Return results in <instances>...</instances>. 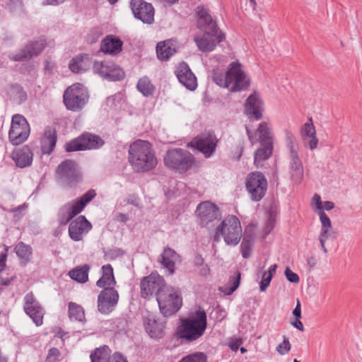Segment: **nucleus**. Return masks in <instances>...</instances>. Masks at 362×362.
<instances>
[{
  "label": "nucleus",
  "instance_id": "nucleus-20",
  "mask_svg": "<svg viewBox=\"0 0 362 362\" xmlns=\"http://www.w3.org/2000/svg\"><path fill=\"white\" fill-rule=\"evenodd\" d=\"M217 141L215 135L208 133L198 136L192 143L206 158H209L216 149Z\"/></svg>",
  "mask_w": 362,
  "mask_h": 362
},
{
  "label": "nucleus",
  "instance_id": "nucleus-16",
  "mask_svg": "<svg viewBox=\"0 0 362 362\" xmlns=\"http://www.w3.org/2000/svg\"><path fill=\"white\" fill-rule=\"evenodd\" d=\"M268 182L264 175L261 172L250 173V198L258 202L266 194Z\"/></svg>",
  "mask_w": 362,
  "mask_h": 362
},
{
  "label": "nucleus",
  "instance_id": "nucleus-60",
  "mask_svg": "<svg viewBox=\"0 0 362 362\" xmlns=\"http://www.w3.org/2000/svg\"><path fill=\"white\" fill-rule=\"evenodd\" d=\"M334 208V204L332 202L326 201V202H324L322 204V209H323L324 211H325V210L330 211V210L333 209Z\"/></svg>",
  "mask_w": 362,
  "mask_h": 362
},
{
  "label": "nucleus",
  "instance_id": "nucleus-15",
  "mask_svg": "<svg viewBox=\"0 0 362 362\" xmlns=\"http://www.w3.org/2000/svg\"><path fill=\"white\" fill-rule=\"evenodd\" d=\"M130 7L134 16L144 23L151 24L154 21V8L144 0H131Z\"/></svg>",
  "mask_w": 362,
  "mask_h": 362
},
{
  "label": "nucleus",
  "instance_id": "nucleus-18",
  "mask_svg": "<svg viewBox=\"0 0 362 362\" xmlns=\"http://www.w3.org/2000/svg\"><path fill=\"white\" fill-rule=\"evenodd\" d=\"M57 173L62 182L72 186L80 180V176L76 170V163L66 160L62 162L57 168Z\"/></svg>",
  "mask_w": 362,
  "mask_h": 362
},
{
  "label": "nucleus",
  "instance_id": "nucleus-1",
  "mask_svg": "<svg viewBox=\"0 0 362 362\" xmlns=\"http://www.w3.org/2000/svg\"><path fill=\"white\" fill-rule=\"evenodd\" d=\"M129 162L136 173H146L154 169L158 160L152 144L138 139L133 142L128 151Z\"/></svg>",
  "mask_w": 362,
  "mask_h": 362
},
{
  "label": "nucleus",
  "instance_id": "nucleus-49",
  "mask_svg": "<svg viewBox=\"0 0 362 362\" xmlns=\"http://www.w3.org/2000/svg\"><path fill=\"white\" fill-rule=\"evenodd\" d=\"M276 223L275 216L272 214H269V216L267 221H266L264 228H263V238H264L267 235H269L271 231L274 229Z\"/></svg>",
  "mask_w": 362,
  "mask_h": 362
},
{
  "label": "nucleus",
  "instance_id": "nucleus-3",
  "mask_svg": "<svg viewBox=\"0 0 362 362\" xmlns=\"http://www.w3.org/2000/svg\"><path fill=\"white\" fill-rule=\"evenodd\" d=\"M213 79L218 86L232 92L242 91L247 87L246 74L242 65L236 62L230 64L225 74L214 72Z\"/></svg>",
  "mask_w": 362,
  "mask_h": 362
},
{
  "label": "nucleus",
  "instance_id": "nucleus-32",
  "mask_svg": "<svg viewBox=\"0 0 362 362\" xmlns=\"http://www.w3.org/2000/svg\"><path fill=\"white\" fill-rule=\"evenodd\" d=\"M144 325L151 338L160 339L164 336V323L157 321L154 317H146L144 321Z\"/></svg>",
  "mask_w": 362,
  "mask_h": 362
},
{
  "label": "nucleus",
  "instance_id": "nucleus-64",
  "mask_svg": "<svg viewBox=\"0 0 362 362\" xmlns=\"http://www.w3.org/2000/svg\"><path fill=\"white\" fill-rule=\"evenodd\" d=\"M194 264L197 267H200L204 264V259L201 256H197L194 260Z\"/></svg>",
  "mask_w": 362,
  "mask_h": 362
},
{
  "label": "nucleus",
  "instance_id": "nucleus-28",
  "mask_svg": "<svg viewBox=\"0 0 362 362\" xmlns=\"http://www.w3.org/2000/svg\"><path fill=\"white\" fill-rule=\"evenodd\" d=\"M57 131L52 127H47L41 139V148L44 154H50L57 143Z\"/></svg>",
  "mask_w": 362,
  "mask_h": 362
},
{
  "label": "nucleus",
  "instance_id": "nucleus-38",
  "mask_svg": "<svg viewBox=\"0 0 362 362\" xmlns=\"http://www.w3.org/2000/svg\"><path fill=\"white\" fill-rule=\"evenodd\" d=\"M111 351L107 346L96 348L90 356L91 362H109Z\"/></svg>",
  "mask_w": 362,
  "mask_h": 362
},
{
  "label": "nucleus",
  "instance_id": "nucleus-35",
  "mask_svg": "<svg viewBox=\"0 0 362 362\" xmlns=\"http://www.w3.org/2000/svg\"><path fill=\"white\" fill-rule=\"evenodd\" d=\"M156 52L159 59L168 60L176 52V44L171 40L159 42L156 46Z\"/></svg>",
  "mask_w": 362,
  "mask_h": 362
},
{
  "label": "nucleus",
  "instance_id": "nucleus-17",
  "mask_svg": "<svg viewBox=\"0 0 362 362\" xmlns=\"http://www.w3.org/2000/svg\"><path fill=\"white\" fill-rule=\"evenodd\" d=\"M119 293L115 288L103 290L98 297V309L103 314L111 313L117 305Z\"/></svg>",
  "mask_w": 362,
  "mask_h": 362
},
{
  "label": "nucleus",
  "instance_id": "nucleus-5",
  "mask_svg": "<svg viewBox=\"0 0 362 362\" xmlns=\"http://www.w3.org/2000/svg\"><path fill=\"white\" fill-rule=\"evenodd\" d=\"M156 300L164 317L175 315L182 305L180 291L168 285L159 292Z\"/></svg>",
  "mask_w": 362,
  "mask_h": 362
},
{
  "label": "nucleus",
  "instance_id": "nucleus-33",
  "mask_svg": "<svg viewBox=\"0 0 362 362\" xmlns=\"http://www.w3.org/2000/svg\"><path fill=\"white\" fill-rule=\"evenodd\" d=\"M33 154L28 146H23L12 153V158L19 168H25L31 165Z\"/></svg>",
  "mask_w": 362,
  "mask_h": 362
},
{
  "label": "nucleus",
  "instance_id": "nucleus-47",
  "mask_svg": "<svg viewBox=\"0 0 362 362\" xmlns=\"http://www.w3.org/2000/svg\"><path fill=\"white\" fill-rule=\"evenodd\" d=\"M289 173L291 180L293 183L298 185L303 181L304 177L303 168L289 169Z\"/></svg>",
  "mask_w": 362,
  "mask_h": 362
},
{
  "label": "nucleus",
  "instance_id": "nucleus-59",
  "mask_svg": "<svg viewBox=\"0 0 362 362\" xmlns=\"http://www.w3.org/2000/svg\"><path fill=\"white\" fill-rule=\"evenodd\" d=\"M293 315L295 316L296 319L301 318L300 303L298 300H297L296 306L293 310Z\"/></svg>",
  "mask_w": 362,
  "mask_h": 362
},
{
  "label": "nucleus",
  "instance_id": "nucleus-10",
  "mask_svg": "<svg viewBox=\"0 0 362 362\" xmlns=\"http://www.w3.org/2000/svg\"><path fill=\"white\" fill-rule=\"evenodd\" d=\"M195 214L198 223L209 230L215 226L214 221H218L220 216L217 206L209 201L199 204Z\"/></svg>",
  "mask_w": 362,
  "mask_h": 362
},
{
  "label": "nucleus",
  "instance_id": "nucleus-25",
  "mask_svg": "<svg viewBox=\"0 0 362 362\" xmlns=\"http://www.w3.org/2000/svg\"><path fill=\"white\" fill-rule=\"evenodd\" d=\"M46 46L45 40L40 38L29 42L20 53L16 55L15 60H23L28 57H33L39 55Z\"/></svg>",
  "mask_w": 362,
  "mask_h": 362
},
{
  "label": "nucleus",
  "instance_id": "nucleus-12",
  "mask_svg": "<svg viewBox=\"0 0 362 362\" xmlns=\"http://www.w3.org/2000/svg\"><path fill=\"white\" fill-rule=\"evenodd\" d=\"M30 134L29 124L24 117L15 115L12 117L8 137L13 145H19L24 142Z\"/></svg>",
  "mask_w": 362,
  "mask_h": 362
},
{
  "label": "nucleus",
  "instance_id": "nucleus-39",
  "mask_svg": "<svg viewBox=\"0 0 362 362\" xmlns=\"http://www.w3.org/2000/svg\"><path fill=\"white\" fill-rule=\"evenodd\" d=\"M14 251L16 255L25 262L30 261L33 254L32 247L23 242H20L16 245Z\"/></svg>",
  "mask_w": 362,
  "mask_h": 362
},
{
  "label": "nucleus",
  "instance_id": "nucleus-13",
  "mask_svg": "<svg viewBox=\"0 0 362 362\" xmlns=\"http://www.w3.org/2000/svg\"><path fill=\"white\" fill-rule=\"evenodd\" d=\"M167 286L162 276L151 274L144 277L141 281V296L147 298L155 294L157 298L159 292Z\"/></svg>",
  "mask_w": 362,
  "mask_h": 362
},
{
  "label": "nucleus",
  "instance_id": "nucleus-11",
  "mask_svg": "<svg viewBox=\"0 0 362 362\" xmlns=\"http://www.w3.org/2000/svg\"><path fill=\"white\" fill-rule=\"evenodd\" d=\"M104 144L103 140L98 136L90 133H84L65 145L67 152L95 149Z\"/></svg>",
  "mask_w": 362,
  "mask_h": 362
},
{
  "label": "nucleus",
  "instance_id": "nucleus-62",
  "mask_svg": "<svg viewBox=\"0 0 362 362\" xmlns=\"http://www.w3.org/2000/svg\"><path fill=\"white\" fill-rule=\"evenodd\" d=\"M199 272L203 276H206L209 274L210 269L207 264H203L202 266H200Z\"/></svg>",
  "mask_w": 362,
  "mask_h": 362
},
{
  "label": "nucleus",
  "instance_id": "nucleus-34",
  "mask_svg": "<svg viewBox=\"0 0 362 362\" xmlns=\"http://www.w3.org/2000/svg\"><path fill=\"white\" fill-rule=\"evenodd\" d=\"M260 146L255 151L254 164L257 168L263 165L273 154L274 144H259Z\"/></svg>",
  "mask_w": 362,
  "mask_h": 362
},
{
  "label": "nucleus",
  "instance_id": "nucleus-57",
  "mask_svg": "<svg viewBox=\"0 0 362 362\" xmlns=\"http://www.w3.org/2000/svg\"><path fill=\"white\" fill-rule=\"evenodd\" d=\"M100 33L98 31H92L88 36L87 40L89 43L95 42L99 38Z\"/></svg>",
  "mask_w": 362,
  "mask_h": 362
},
{
  "label": "nucleus",
  "instance_id": "nucleus-7",
  "mask_svg": "<svg viewBox=\"0 0 362 362\" xmlns=\"http://www.w3.org/2000/svg\"><path fill=\"white\" fill-rule=\"evenodd\" d=\"M96 196L94 189H90L78 200L66 203L60 208L58 221L61 225L67 224L75 216L80 214L84 207Z\"/></svg>",
  "mask_w": 362,
  "mask_h": 362
},
{
  "label": "nucleus",
  "instance_id": "nucleus-2",
  "mask_svg": "<svg viewBox=\"0 0 362 362\" xmlns=\"http://www.w3.org/2000/svg\"><path fill=\"white\" fill-rule=\"evenodd\" d=\"M180 322L178 327L180 337L188 341H193L199 339L206 331V313L204 310L199 308L187 317L182 318Z\"/></svg>",
  "mask_w": 362,
  "mask_h": 362
},
{
  "label": "nucleus",
  "instance_id": "nucleus-6",
  "mask_svg": "<svg viewBox=\"0 0 362 362\" xmlns=\"http://www.w3.org/2000/svg\"><path fill=\"white\" fill-rule=\"evenodd\" d=\"M195 161L194 156L189 151L180 148L169 149L164 156L165 165L180 173L190 170Z\"/></svg>",
  "mask_w": 362,
  "mask_h": 362
},
{
  "label": "nucleus",
  "instance_id": "nucleus-21",
  "mask_svg": "<svg viewBox=\"0 0 362 362\" xmlns=\"http://www.w3.org/2000/svg\"><path fill=\"white\" fill-rule=\"evenodd\" d=\"M253 136L259 144H274V134L270 121L260 122L253 131Z\"/></svg>",
  "mask_w": 362,
  "mask_h": 362
},
{
  "label": "nucleus",
  "instance_id": "nucleus-42",
  "mask_svg": "<svg viewBox=\"0 0 362 362\" xmlns=\"http://www.w3.org/2000/svg\"><path fill=\"white\" fill-rule=\"evenodd\" d=\"M283 133L288 151L299 149L298 144L293 132L290 129L286 128L284 129Z\"/></svg>",
  "mask_w": 362,
  "mask_h": 362
},
{
  "label": "nucleus",
  "instance_id": "nucleus-44",
  "mask_svg": "<svg viewBox=\"0 0 362 362\" xmlns=\"http://www.w3.org/2000/svg\"><path fill=\"white\" fill-rule=\"evenodd\" d=\"M124 77V72L123 70L113 63L112 67L109 70L107 75L104 76V78L110 81H120Z\"/></svg>",
  "mask_w": 362,
  "mask_h": 362
},
{
  "label": "nucleus",
  "instance_id": "nucleus-14",
  "mask_svg": "<svg viewBox=\"0 0 362 362\" xmlns=\"http://www.w3.org/2000/svg\"><path fill=\"white\" fill-rule=\"evenodd\" d=\"M23 310L33 320V322L40 326L43 322L45 310L40 303L35 298L32 292L28 293L23 298Z\"/></svg>",
  "mask_w": 362,
  "mask_h": 362
},
{
  "label": "nucleus",
  "instance_id": "nucleus-36",
  "mask_svg": "<svg viewBox=\"0 0 362 362\" xmlns=\"http://www.w3.org/2000/svg\"><path fill=\"white\" fill-rule=\"evenodd\" d=\"M90 267L88 264L76 267L69 272L70 278L78 283L83 284L88 280V272Z\"/></svg>",
  "mask_w": 362,
  "mask_h": 362
},
{
  "label": "nucleus",
  "instance_id": "nucleus-26",
  "mask_svg": "<svg viewBox=\"0 0 362 362\" xmlns=\"http://www.w3.org/2000/svg\"><path fill=\"white\" fill-rule=\"evenodd\" d=\"M300 136L305 142V146H308L310 150L317 147L318 139L316 136V131L312 118H309L300 129Z\"/></svg>",
  "mask_w": 362,
  "mask_h": 362
},
{
  "label": "nucleus",
  "instance_id": "nucleus-63",
  "mask_svg": "<svg viewBox=\"0 0 362 362\" xmlns=\"http://www.w3.org/2000/svg\"><path fill=\"white\" fill-rule=\"evenodd\" d=\"M277 267V264H274L269 268V270L267 272H264V273L267 274V275H270L272 277H273L274 274L276 272Z\"/></svg>",
  "mask_w": 362,
  "mask_h": 362
},
{
  "label": "nucleus",
  "instance_id": "nucleus-23",
  "mask_svg": "<svg viewBox=\"0 0 362 362\" xmlns=\"http://www.w3.org/2000/svg\"><path fill=\"white\" fill-rule=\"evenodd\" d=\"M175 74L179 81L187 89L190 90L196 89L197 87V78L186 63H180L177 67Z\"/></svg>",
  "mask_w": 362,
  "mask_h": 362
},
{
  "label": "nucleus",
  "instance_id": "nucleus-27",
  "mask_svg": "<svg viewBox=\"0 0 362 362\" xmlns=\"http://www.w3.org/2000/svg\"><path fill=\"white\" fill-rule=\"evenodd\" d=\"M197 27L204 32L211 31L212 33L218 32L216 23L213 21L211 15L204 7H198Z\"/></svg>",
  "mask_w": 362,
  "mask_h": 362
},
{
  "label": "nucleus",
  "instance_id": "nucleus-48",
  "mask_svg": "<svg viewBox=\"0 0 362 362\" xmlns=\"http://www.w3.org/2000/svg\"><path fill=\"white\" fill-rule=\"evenodd\" d=\"M207 357L203 353H195L184 357L180 362H206Z\"/></svg>",
  "mask_w": 362,
  "mask_h": 362
},
{
  "label": "nucleus",
  "instance_id": "nucleus-30",
  "mask_svg": "<svg viewBox=\"0 0 362 362\" xmlns=\"http://www.w3.org/2000/svg\"><path fill=\"white\" fill-rule=\"evenodd\" d=\"M116 281L114 276L113 268L111 264H107L101 267V276L97 281L96 285L105 289L114 288Z\"/></svg>",
  "mask_w": 362,
  "mask_h": 362
},
{
  "label": "nucleus",
  "instance_id": "nucleus-37",
  "mask_svg": "<svg viewBox=\"0 0 362 362\" xmlns=\"http://www.w3.org/2000/svg\"><path fill=\"white\" fill-rule=\"evenodd\" d=\"M68 313L70 320L81 322H86L84 310L81 305L73 302L69 303Z\"/></svg>",
  "mask_w": 362,
  "mask_h": 362
},
{
  "label": "nucleus",
  "instance_id": "nucleus-40",
  "mask_svg": "<svg viewBox=\"0 0 362 362\" xmlns=\"http://www.w3.org/2000/svg\"><path fill=\"white\" fill-rule=\"evenodd\" d=\"M240 273H235L234 275L230 277L228 284L226 286L220 288V291L225 295L232 294L238 287L240 284Z\"/></svg>",
  "mask_w": 362,
  "mask_h": 362
},
{
  "label": "nucleus",
  "instance_id": "nucleus-19",
  "mask_svg": "<svg viewBox=\"0 0 362 362\" xmlns=\"http://www.w3.org/2000/svg\"><path fill=\"white\" fill-rule=\"evenodd\" d=\"M92 228L91 223L84 216H80L71 221L69 227V235L74 241H81L83 235Z\"/></svg>",
  "mask_w": 362,
  "mask_h": 362
},
{
  "label": "nucleus",
  "instance_id": "nucleus-46",
  "mask_svg": "<svg viewBox=\"0 0 362 362\" xmlns=\"http://www.w3.org/2000/svg\"><path fill=\"white\" fill-rule=\"evenodd\" d=\"M69 66L72 72L78 73L86 70V62L81 57H77L71 60Z\"/></svg>",
  "mask_w": 362,
  "mask_h": 362
},
{
  "label": "nucleus",
  "instance_id": "nucleus-22",
  "mask_svg": "<svg viewBox=\"0 0 362 362\" xmlns=\"http://www.w3.org/2000/svg\"><path fill=\"white\" fill-rule=\"evenodd\" d=\"M224 36L220 32L212 33L211 31L204 32L201 37H195L194 41L200 50L202 52H211L216 47V40L221 42Z\"/></svg>",
  "mask_w": 362,
  "mask_h": 362
},
{
  "label": "nucleus",
  "instance_id": "nucleus-58",
  "mask_svg": "<svg viewBox=\"0 0 362 362\" xmlns=\"http://www.w3.org/2000/svg\"><path fill=\"white\" fill-rule=\"evenodd\" d=\"M291 324L293 327L298 329V330L303 332L304 331V326L300 321V318H296L293 321L291 322Z\"/></svg>",
  "mask_w": 362,
  "mask_h": 362
},
{
  "label": "nucleus",
  "instance_id": "nucleus-4",
  "mask_svg": "<svg viewBox=\"0 0 362 362\" xmlns=\"http://www.w3.org/2000/svg\"><path fill=\"white\" fill-rule=\"evenodd\" d=\"M242 237V227L235 216L226 217L215 230L214 240L219 242L222 238L227 245H236Z\"/></svg>",
  "mask_w": 362,
  "mask_h": 362
},
{
  "label": "nucleus",
  "instance_id": "nucleus-43",
  "mask_svg": "<svg viewBox=\"0 0 362 362\" xmlns=\"http://www.w3.org/2000/svg\"><path fill=\"white\" fill-rule=\"evenodd\" d=\"M113 62H95L93 64V71L99 74L101 77L104 78L109 72V70L112 67Z\"/></svg>",
  "mask_w": 362,
  "mask_h": 362
},
{
  "label": "nucleus",
  "instance_id": "nucleus-45",
  "mask_svg": "<svg viewBox=\"0 0 362 362\" xmlns=\"http://www.w3.org/2000/svg\"><path fill=\"white\" fill-rule=\"evenodd\" d=\"M288 156L289 160V169L303 168V162L299 156V149L288 151Z\"/></svg>",
  "mask_w": 362,
  "mask_h": 362
},
{
  "label": "nucleus",
  "instance_id": "nucleus-51",
  "mask_svg": "<svg viewBox=\"0 0 362 362\" xmlns=\"http://www.w3.org/2000/svg\"><path fill=\"white\" fill-rule=\"evenodd\" d=\"M284 274L286 279L291 283L298 284L300 281L298 275L291 271L288 267L286 268Z\"/></svg>",
  "mask_w": 362,
  "mask_h": 362
},
{
  "label": "nucleus",
  "instance_id": "nucleus-56",
  "mask_svg": "<svg viewBox=\"0 0 362 362\" xmlns=\"http://www.w3.org/2000/svg\"><path fill=\"white\" fill-rule=\"evenodd\" d=\"M109 362H127V360L121 354L115 353L110 357Z\"/></svg>",
  "mask_w": 362,
  "mask_h": 362
},
{
  "label": "nucleus",
  "instance_id": "nucleus-53",
  "mask_svg": "<svg viewBox=\"0 0 362 362\" xmlns=\"http://www.w3.org/2000/svg\"><path fill=\"white\" fill-rule=\"evenodd\" d=\"M272 279V277L270 275H267V274L263 273L262 279V281H260V285H259V290L262 292H264L267 290V288H268V286L270 284Z\"/></svg>",
  "mask_w": 362,
  "mask_h": 362
},
{
  "label": "nucleus",
  "instance_id": "nucleus-54",
  "mask_svg": "<svg viewBox=\"0 0 362 362\" xmlns=\"http://www.w3.org/2000/svg\"><path fill=\"white\" fill-rule=\"evenodd\" d=\"M241 251L243 257L247 258L249 257V242L247 240L246 236L244 237L241 244Z\"/></svg>",
  "mask_w": 362,
  "mask_h": 362
},
{
  "label": "nucleus",
  "instance_id": "nucleus-50",
  "mask_svg": "<svg viewBox=\"0 0 362 362\" xmlns=\"http://www.w3.org/2000/svg\"><path fill=\"white\" fill-rule=\"evenodd\" d=\"M291 349V345L287 337H284L283 342L276 346V350L280 355H285L290 351Z\"/></svg>",
  "mask_w": 362,
  "mask_h": 362
},
{
  "label": "nucleus",
  "instance_id": "nucleus-55",
  "mask_svg": "<svg viewBox=\"0 0 362 362\" xmlns=\"http://www.w3.org/2000/svg\"><path fill=\"white\" fill-rule=\"evenodd\" d=\"M242 343L243 340L241 339H231L229 342V346L231 350L236 351Z\"/></svg>",
  "mask_w": 362,
  "mask_h": 362
},
{
  "label": "nucleus",
  "instance_id": "nucleus-52",
  "mask_svg": "<svg viewBox=\"0 0 362 362\" xmlns=\"http://www.w3.org/2000/svg\"><path fill=\"white\" fill-rule=\"evenodd\" d=\"M60 351L57 348H51L46 358V362H57Z\"/></svg>",
  "mask_w": 362,
  "mask_h": 362
},
{
  "label": "nucleus",
  "instance_id": "nucleus-9",
  "mask_svg": "<svg viewBox=\"0 0 362 362\" xmlns=\"http://www.w3.org/2000/svg\"><path fill=\"white\" fill-rule=\"evenodd\" d=\"M64 103L71 111L81 110L88 101V95L84 87L80 83H74L65 90Z\"/></svg>",
  "mask_w": 362,
  "mask_h": 362
},
{
  "label": "nucleus",
  "instance_id": "nucleus-61",
  "mask_svg": "<svg viewBox=\"0 0 362 362\" xmlns=\"http://www.w3.org/2000/svg\"><path fill=\"white\" fill-rule=\"evenodd\" d=\"M65 0H44L42 4L45 6L52 5L56 6L63 3Z\"/></svg>",
  "mask_w": 362,
  "mask_h": 362
},
{
  "label": "nucleus",
  "instance_id": "nucleus-31",
  "mask_svg": "<svg viewBox=\"0 0 362 362\" xmlns=\"http://www.w3.org/2000/svg\"><path fill=\"white\" fill-rule=\"evenodd\" d=\"M123 42L113 35L106 36L101 42L100 50L112 55H115L122 51Z\"/></svg>",
  "mask_w": 362,
  "mask_h": 362
},
{
  "label": "nucleus",
  "instance_id": "nucleus-8",
  "mask_svg": "<svg viewBox=\"0 0 362 362\" xmlns=\"http://www.w3.org/2000/svg\"><path fill=\"white\" fill-rule=\"evenodd\" d=\"M313 202L315 204V211L317 214L320 218L321 228L319 234V241L322 247V251L325 253L327 252V250L325 247V242L329 238H335L334 232L333 231L332 222L329 216L323 211L321 197L319 194H315L313 198Z\"/></svg>",
  "mask_w": 362,
  "mask_h": 362
},
{
  "label": "nucleus",
  "instance_id": "nucleus-24",
  "mask_svg": "<svg viewBox=\"0 0 362 362\" xmlns=\"http://www.w3.org/2000/svg\"><path fill=\"white\" fill-rule=\"evenodd\" d=\"M265 103L262 94L257 90L250 93V122L259 121L264 117Z\"/></svg>",
  "mask_w": 362,
  "mask_h": 362
},
{
  "label": "nucleus",
  "instance_id": "nucleus-29",
  "mask_svg": "<svg viewBox=\"0 0 362 362\" xmlns=\"http://www.w3.org/2000/svg\"><path fill=\"white\" fill-rule=\"evenodd\" d=\"M180 262V255L173 249L169 247L164 248L161 254L160 263L167 269L170 275L174 273L175 265Z\"/></svg>",
  "mask_w": 362,
  "mask_h": 362
},
{
  "label": "nucleus",
  "instance_id": "nucleus-41",
  "mask_svg": "<svg viewBox=\"0 0 362 362\" xmlns=\"http://www.w3.org/2000/svg\"><path fill=\"white\" fill-rule=\"evenodd\" d=\"M137 89L144 96L148 97L153 95L155 90V87L151 83L149 78L145 76L139 80L137 83Z\"/></svg>",
  "mask_w": 362,
  "mask_h": 362
}]
</instances>
